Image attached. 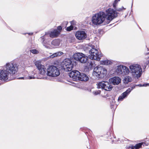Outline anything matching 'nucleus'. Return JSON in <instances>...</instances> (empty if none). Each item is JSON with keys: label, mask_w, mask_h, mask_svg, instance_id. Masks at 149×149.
Instances as JSON below:
<instances>
[{"label": "nucleus", "mask_w": 149, "mask_h": 149, "mask_svg": "<svg viewBox=\"0 0 149 149\" xmlns=\"http://www.w3.org/2000/svg\"><path fill=\"white\" fill-rule=\"evenodd\" d=\"M57 29L58 30L60 31L62 29V27L61 26H58L57 27Z\"/></svg>", "instance_id": "obj_36"}, {"label": "nucleus", "mask_w": 149, "mask_h": 149, "mask_svg": "<svg viewBox=\"0 0 149 149\" xmlns=\"http://www.w3.org/2000/svg\"><path fill=\"white\" fill-rule=\"evenodd\" d=\"M139 86V87H142V85H141V84H139L138 85H136V86Z\"/></svg>", "instance_id": "obj_38"}, {"label": "nucleus", "mask_w": 149, "mask_h": 149, "mask_svg": "<svg viewBox=\"0 0 149 149\" xmlns=\"http://www.w3.org/2000/svg\"><path fill=\"white\" fill-rule=\"evenodd\" d=\"M63 69L66 71H71L73 67L72 61L69 59H65L61 63Z\"/></svg>", "instance_id": "obj_6"}, {"label": "nucleus", "mask_w": 149, "mask_h": 149, "mask_svg": "<svg viewBox=\"0 0 149 149\" xmlns=\"http://www.w3.org/2000/svg\"><path fill=\"white\" fill-rule=\"evenodd\" d=\"M80 75L79 80L86 81L88 80L89 79L87 76L84 74H81L80 73Z\"/></svg>", "instance_id": "obj_21"}, {"label": "nucleus", "mask_w": 149, "mask_h": 149, "mask_svg": "<svg viewBox=\"0 0 149 149\" xmlns=\"http://www.w3.org/2000/svg\"><path fill=\"white\" fill-rule=\"evenodd\" d=\"M111 63V62L110 61L108 60H104L101 61V64L104 65H108L110 64Z\"/></svg>", "instance_id": "obj_26"}, {"label": "nucleus", "mask_w": 149, "mask_h": 149, "mask_svg": "<svg viewBox=\"0 0 149 149\" xmlns=\"http://www.w3.org/2000/svg\"><path fill=\"white\" fill-rule=\"evenodd\" d=\"M149 86V84H144L142 85V86Z\"/></svg>", "instance_id": "obj_35"}, {"label": "nucleus", "mask_w": 149, "mask_h": 149, "mask_svg": "<svg viewBox=\"0 0 149 149\" xmlns=\"http://www.w3.org/2000/svg\"><path fill=\"white\" fill-rule=\"evenodd\" d=\"M129 69L132 76L134 78H140L142 73V69L141 66L138 63L131 64L129 66Z\"/></svg>", "instance_id": "obj_2"}, {"label": "nucleus", "mask_w": 149, "mask_h": 149, "mask_svg": "<svg viewBox=\"0 0 149 149\" xmlns=\"http://www.w3.org/2000/svg\"><path fill=\"white\" fill-rule=\"evenodd\" d=\"M73 56L75 60L79 61L82 63H86L88 59V57L82 53H75L74 54Z\"/></svg>", "instance_id": "obj_9"}, {"label": "nucleus", "mask_w": 149, "mask_h": 149, "mask_svg": "<svg viewBox=\"0 0 149 149\" xmlns=\"http://www.w3.org/2000/svg\"><path fill=\"white\" fill-rule=\"evenodd\" d=\"M131 149H135V146H132L131 147Z\"/></svg>", "instance_id": "obj_37"}, {"label": "nucleus", "mask_w": 149, "mask_h": 149, "mask_svg": "<svg viewBox=\"0 0 149 149\" xmlns=\"http://www.w3.org/2000/svg\"><path fill=\"white\" fill-rule=\"evenodd\" d=\"M10 75L6 69L4 68L0 69V80L3 81H7Z\"/></svg>", "instance_id": "obj_10"}, {"label": "nucleus", "mask_w": 149, "mask_h": 149, "mask_svg": "<svg viewBox=\"0 0 149 149\" xmlns=\"http://www.w3.org/2000/svg\"><path fill=\"white\" fill-rule=\"evenodd\" d=\"M101 91L100 90L96 91L93 92V94L95 95L100 94Z\"/></svg>", "instance_id": "obj_31"}, {"label": "nucleus", "mask_w": 149, "mask_h": 149, "mask_svg": "<svg viewBox=\"0 0 149 149\" xmlns=\"http://www.w3.org/2000/svg\"><path fill=\"white\" fill-rule=\"evenodd\" d=\"M63 54V53L61 52H58L56 53H54L50 55L49 57H48V58H52L55 57H57L60 56Z\"/></svg>", "instance_id": "obj_22"}, {"label": "nucleus", "mask_w": 149, "mask_h": 149, "mask_svg": "<svg viewBox=\"0 0 149 149\" xmlns=\"http://www.w3.org/2000/svg\"><path fill=\"white\" fill-rule=\"evenodd\" d=\"M113 106L114 107L116 108V105L115 104V105H113Z\"/></svg>", "instance_id": "obj_40"}, {"label": "nucleus", "mask_w": 149, "mask_h": 149, "mask_svg": "<svg viewBox=\"0 0 149 149\" xmlns=\"http://www.w3.org/2000/svg\"><path fill=\"white\" fill-rule=\"evenodd\" d=\"M73 27L72 26H70L68 27L67 28V30L68 31H70L73 29Z\"/></svg>", "instance_id": "obj_32"}, {"label": "nucleus", "mask_w": 149, "mask_h": 149, "mask_svg": "<svg viewBox=\"0 0 149 149\" xmlns=\"http://www.w3.org/2000/svg\"><path fill=\"white\" fill-rule=\"evenodd\" d=\"M28 34L29 35H33V33H28Z\"/></svg>", "instance_id": "obj_39"}, {"label": "nucleus", "mask_w": 149, "mask_h": 149, "mask_svg": "<svg viewBox=\"0 0 149 149\" xmlns=\"http://www.w3.org/2000/svg\"><path fill=\"white\" fill-rule=\"evenodd\" d=\"M60 72L58 69L54 65L50 66L47 70L46 74L47 75L54 77L59 75Z\"/></svg>", "instance_id": "obj_5"}, {"label": "nucleus", "mask_w": 149, "mask_h": 149, "mask_svg": "<svg viewBox=\"0 0 149 149\" xmlns=\"http://www.w3.org/2000/svg\"><path fill=\"white\" fill-rule=\"evenodd\" d=\"M130 72V70L129 68L127 66L123 65V72L121 73H122V75L124 76L128 75Z\"/></svg>", "instance_id": "obj_20"}, {"label": "nucleus", "mask_w": 149, "mask_h": 149, "mask_svg": "<svg viewBox=\"0 0 149 149\" xmlns=\"http://www.w3.org/2000/svg\"><path fill=\"white\" fill-rule=\"evenodd\" d=\"M118 1H119L120 0H118Z\"/></svg>", "instance_id": "obj_41"}, {"label": "nucleus", "mask_w": 149, "mask_h": 149, "mask_svg": "<svg viewBox=\"0 0 149 149\" xmlns=\"http://www.w3.org/2000/svg\"><path fill=\"white\" fill-rule=\"evenodd\" d=\"M4 67L8 70L10 76L16 74L18 70L17 65L12 63H7Z\"/></svg>", "instance_id": "obj_4"}, {"label": "nucleus", "mask_w": 149, "mask_h": 149, "mask_svg": "<svg viewBox=\"0 0 149 149\" xmlns=\"http://www.w3.org/2000/svg\"><path fill=\"white\" fill-rule=\"evenodd\" d=\"M136 86V85H134L133 86H131V88H128L127 90V91H129V93L130 94L131 91L134 88H135V87Z\"/></svg>", "instance_id": "obj_28"}, {"label": "nucleus", "mask_w": 149, "mask_h": 149, "mask_svg": "<svg viewBox=\"0 0 149 149\" xmlns=\"http://www.w3.org/2000/svg\"><path fill=\"white\" fill-rule=\"evenodd\" d=\"M129 91H126L125 92L122 93L121 95L119 96L118 99V101H122L125 98L127 97L129 95Z\"/></svg>", "instance_id": "obj_19"}, {"label": "nucleus", "mask_w": 149, "mask_h": 149, "mask_svg": "<svg viewBox=\"0 0 149 149\" xmlns=\"http://www.w3.org/2000/svg\"><path fill=\"white\" fill-rule=\"evenodd\" d=\"M121 79L118 77H115L109 79V81L114 85L118 84L121 82Z\"/></svg>", "instance_id": "obj_16"}, {"label": "nucleus", "mask_w": 149, "mask_h": 149, "mask_svg": "<svg viewBox=\"0 0 149 149\" xmlns=\"http://www.w3.org/2000/svg\"><path fill=\"white\" fill-rule=\"evenodd\" d=\"M47 33H45V35L41 37L42 42V43L45 48L47 49H50V40L48 38H47Z\"/></svg>", "instance_id": "obj_12"}, {"label": "nucleus", "mask_w": 149, "mask_h": 149, "mask_svg": "<svg viewBox=\"0 0 149 149\" xmlns=\"http://www.w3.org/2000/svg\"><path fill=\"white\" fill-rule=\"evenodd\" d=\"M90 55H89V58L91 59H94L100 61V58L99 57L97 50L94 48H92L89 51Z\"/></svg>", "instance_id": "obj_11"}, {"label": "nucleus", "mask_w": 149, "mask_h": 149, "mask_svg": "<svg viewBox=\"0 0 149 149\" xmlns=\"http://www.w3.org/2000/svg\"><path fill=\"white\" fill-rule=\"evenodd\" d=\"M125 8H124L123 7H122L121 8H118V9H116V10L118 11H120L123 10H125Z\"/></svg>", "instance_id": "obj_33"}, {"label": "nucleus", "mask_w": 149, "mask_h": 149, "mask_svg": "<svg viewBox=\"0 0 149 149\" xmlns=\"http://www.w3.org/2000/svg\"><path fill=\"white\" fill-rule=\"evenodd\" d=\"M107 74L106 69L103 67L97 66L94 68L93 72V76L99 79H102L105 77Z\"/></svg>", "instance_id": "obj_3"}, {"label": "nucleus", "mask_w": 149, "mask_h": 149, "mask_svg": "<svg viewBox=\"0 0 149 149\" xmlns=\"http://www.w3.org/2000/svg\"><path fill=\"white\" fill-rule=\"evenodd\" d=\"M97 88H101L107 91H111L112 88V86L108 82L102 81L99 82L97 84Z\"/></svg>", "instance_id": "obj_8"}, {"label": "nucleus", "mask_w": 149, "mask_h": 149, "mask_svg": "<svg viewBox=\"0 0 149 149\" xmlns=\"http://www.w3.org/2000/svg\"><path fill=\"white\" fill-rule=\"evenodd\" d=\"M117 15L118 13L116 11L110 8L106 10V14L101 11L95 14L92 16L91 21L95 26H98L103 23L106 25L109 23Z\"/></svg>", "instance_id": "obj_1"}, {"label": "nucleus", "mask_w": 149, "mask_h": 149, "mask_svg": "<svg viewBox=\"0 0 149 149\" xmlns=\"http://www.w3.org/2000/svg\"><path fill=\"white\" fill-rule=\"evenodd\" d=\"M123 65H120L116 66L115 72L118 75H122L121 73L123 72Z\"/></svg>", "instance_id": "obj_18"}, {"label": "nucleus", "mask_w": 149, "mask_h": 149, "mask_svg": "<svg viewBox=\"0 0 149 149\" xmlns=\"http://www.w3.org/2000/svg\"><path fill=\"white\" fill-rule=\"evenodd\" d=\"M118 1H119L118 0H115L114 1L113 4V8L115 9L116 8V7Z\"/></svg>", "instance_id": "obj_29"}, {"label": "nucleus", "mask_w": 149, "mask_h": 149, "mask_svg": "<svg viewBox=\"0 0 149 149\" xmlns=\"http://www.w3.org/2000/svg\"><path fill=\"white\" fill-rule=\"evenodd\" d=\"M76 38L79 40H83L85 39L87 37V35L85 32L82 31H77L75 34Z\"/></svg>", "instance_id": "obj_14"}, {"label": "nucleus", "mask_w": 149, "mask_h": 149, "mask_svg": "<svg viewBox=\"0 0 149 149\" xmlns=\"http://www.w3.org/2000/svg\"><path fill=\"white\" fill-rule=\"evenodd\" d=\"M30 52L31 53L34 54H37L39 53V51L36 49H31Z\"/></svg>", "instance_id": "obj_27"}, {"label": "nucleus", "mask_w": 149, "mask_h": 149, "mask_svg": "<svg viewBox=\"0 0 149 149\" xmlns=\"http://www.w3.org/2000/svg\"><path fill=\"white\" fill-rule=\"evenodd\" d=\"M124 80L125 83L127 84L129 82H131L132 81V77L129 76H127L125 77Z\"/></svg>", "instance_id": "obj_25"}, {"label": "nucleus", "mask_w": 149, "mask_h": 149, "mask_svg": "<svg viewBox=\"0 0 149 149\" xmlns=\"http://www.w3.org/2000/svg\"><path fill=\"white\" fill-rule=\"evenodd\" d=\"M35 73L33 72H32V73L31 74H29V76L27 77H20L18 78L19 79H35L36 78L37 79H42L43 78L42 77H36L35 76Z\"/></svg>", "instance_id": "obj_15"}, {"label": "nucleus", "mask_w": 149, "mask_h": 149, "mask_svg": "<svg viewBox=\"0 0 149 149\" xmlns=\"http://www.w3.org/2000/svg\"><path fill=\"white\" fill-rule=\"evenodd\" d=\"M93 61H89L87 63L86 65V67L88 68H91L94 62Z\"/></svg>", "instance_id": "obj_24"}, {"label": "nucleus", "mask_w": 149, "mask_h": 149, "mask_svg": "<svg viewBox=\"0 0 149 149\" xmlns=\"http://www.w3.org/2000/svg\"><path fill=\"white\" fill-rule=\"evenodd\" d=\"M47 33V36L49 35V36L51 38H54L58 36L60 33V32L58 31L57 30H54L52 31L51 32L49 33Z\"/></svg>", "instance_id": "obj_17"}, {"label": "nucleus", "mask_w": 149, "mask_h": 149, "mask_svg": "<svg viewBox=\"0 0 149 149\" xmlns=\"http://www.w3.org/2000/svg\"><path fill=\"white\" fill-rule=\"evenodd\" d=\"M142 146V143H139L136 144L135 146V149H138L140 148Z\"/></svg>", "instance_id": "obj_30"}, {"label": "nucleus", "mask_w": 149, "mask_h": 149, "mask_svg": "<svg viewBox=\"0 0 149 149\" xmlns=\"http://www.w3.org/2000/svg\"><path fill=\"white\" fill-rule=\"evenodd\" d=\"M149 63V61H148L147 62H146L145 63V65H144L143 68H146V65H148Z\"/></svg>", "instance_id": "obj_34"}, {"label": "nucleus", "mask_w": 149, "mask_h": 149, "mask_svg": "<svg viewBox=\"0 0 149 149\" xmlns=\"http://www.w3.org/2000/svg\"><path fill=\"white\" fill-rule=\"evenodd\" d=\"M60 44V41L58 39L54 40L52 42V44L55 46H58Z\"/></svg>", "instance_id": "obj_23"}, {"label": "nucleus", "mask_w": 149, "mask_h": 149, "mask_svg": "<svg viewBox=\"0 0 149 149\" xmlns=\"http://www.w3.org/2000/svg\"><path fill=\"white\" fill-rule=\"evenodd\" d=\"M35 65L39 71V74L43 77L46 74V70L45 66L42 65L40 61H36L34 62Z\"/></svg>", "instance_id": "obj_7"}, {"label": "nucleus", "mask_w": 149, "mask_h": 149, "mask_svg": "<svg viewBox=\"0 0 149 149\" xmlns=\"http://www.w3.org/2000/svg\"><path fill=\"white\" fill-rule=\"evenodd\" d=\"M80 72L78 71L75 70L71 71L69 74V77L74 81H77L79 80Z\"/></svg>", "instance_id": "obj_13"}]
</instances>
